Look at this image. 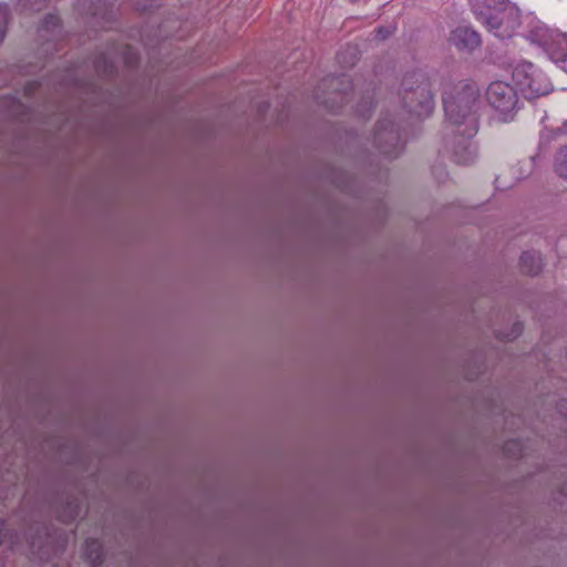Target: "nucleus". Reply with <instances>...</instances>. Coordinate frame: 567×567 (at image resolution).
Instances as JSON below:
<instances>
[{
  "label": "nucleus",
  "instance_id": "1",
  "mask_svg": "<svg viewBox=\"0 0 567 567\" xmlns=\"http://www.w3.org/2000/svg\"><path fill=\"white\" fill-rule=\"evenodd\" d=\"M445 117L452 128H464L467 135L478 131L480 91L474 83H460L452 92L443 93Z\"/></svg>",
  "mask_w": 567,
  "mask_h": 567
},
{
  "label": "nucleus",
  "instance_id": "2",
  "mask_svg": "<svg viewBox=\"0 0 567 567\" xmlns=\"http://www.w3.org/2000/svg\"><path fill=\"white\" fill-rule=\"evenodd\" d=\"M402 107L416 118L427 117L434 109V90L430 78L421 71L404 75L399 92Z\"/></svg>",
  "mask_w": 567,
  "mask_h": 567
},
{
  "label": "nucleus",
  "instance_id": "3",
  "mask_svg": "<svg viewBox=\"0 0 567 567\" xmlns=\"http://www.w3.org/2000/svg\"><path fill=\"white\" fill-rule=\"evenodd\" d=\"M476 19L502 40L512 38L520 24L518 10L512 4L481 10L476 12Z\"/></svg>",
  "mask_w": 567,
  "mask_h": 567
},
{
  "label": "nucleus",
  "instance_id": "4",
  "mask_svg": "<svg viewBox=\"0 0 567 567\" xmlns=\"http://www.w3.org/2000/svg\"><path fill=\"white\" fill-rule=\"evenodd\" d=\"M513 80L528 100L546 95L553 90L545 73L530 62L517 64L513 71Z\"/></svg>",
  "mask_w": 567,
  "mask_h": 567
},
{
  "label": "nucleus",
  "instance_id": "5",
  "mask_svg": "<svg viewBox=\"0 0 567 567\" xmlns=\"http://www.w3.org/2000/svg\"><path fill=\"white\" fill-rule=\"evenodd\" d=\"M532 42L537 43L547 52L549 59L567 73V34L550 30L546 25H537L529 32Z\"/></svg>",
  "mask_w": 567,
  "mask_h": 567
},
{
  "label": "nucleus",
  "instance_id": "6",
  "mask_svg": "<svg viewBox=\"0 0 567 567\" xmlns=\"http://www.w3.org/2000/svg\"><path fill=\"white\" fill-rule=\"evenodd\" d=\"M373 144L389 159L396 158L404 146L400 126L392 118L382 117L375 126Z\"/></svg>",
  "mask_w": 567,
  "mask_h": 567
},
{
  "label": "nucleus",
  "instance_id": "7",
  "mask_svg": "<svg viewBox=\"0 0 567 567\" xmlns=\"http://www.w3.org/2000/svg\"><path fill=\"white\" fill-rule=\"evenodd\" d=\"M486 99L492 107L503 115V121H507L518 105L517 92L506 82H492L486 90Z\"/></svg>",
  "mask_w": 567,
  "mask_h": 567
},
{
  "label": "nucleus",
  "instance_id": "8",
  "mask_svg": "<svg viewBox=\"0 0 567 567\" xmlns=\"http://www.w3.org/2000/svg\"><path fill=\"white\" fill-rule=\"evenodd\" d=\"M453 135L446 142L447 152L453 162L460 165H470L476 158V146L472 142L474 135H467L464 128H451Z\"/></svg>",
  "mask_w": 567,
  "mask_h": 567
},
{
  "label": "nucleus",
  "instance_id": "9",
  "mask_svg": "<svg viewBox=\"0 0 567 567\" xmlns=\"http://www.w3.org/2000/svg\"><path fill=\"white\" fill-rule=\"evenodd\" d=\"M329 85V87H332L336 92L334 99H326L319 93L316 94V99L326 107L331 109L332 111H338L343 104L348 102V93L349 90L352 89L350 79L347 75H339V76H330L323 80L322 84L319 86V90L321 86Z\"/></svg>",
  "mask_w": 567,
  "mask_h": 567
},
{
  "label": "nucleus",
  "instance_id": "10",
  "mask_svg": "<svg viewBox=\"0 0 567 567\" xmlns=\"http://www.w3.org/2000/svg\"><path fill=\"white\" fill-rule=\"evenodd\" d=\"M449 41L460 51L472 52L481 45L480 34L470 27L460 25L451 32Z\"/></svg>",
  "mask_w": 567,
  "mask_h": 567
},
{
  "label": "nucleus",
  "instance_id": "11",
  "mask_svg": "<svg viewBox=\"0 0 567 567\" xmlns=\"http://www.w3.org/2000/svg\"><path fill=\"white\" fill-rule=\"evenodd\" d=\"M93 64L96 73L102 78H112L116 72V65L111 53H99Z\"/></svg>",
  "mask_w": 567,
  "mask_h": 567
},
{
  "label": "nucleus",
  "instance_id": "12",
  "mask_svg": "<svg viewBox=\"0 0 567 567\" xmlns=\"http://www.w3.org/2000/svg\"><path fill=\"white\" fill-rule=\"evenodd\" d=\"M520 269L524 274L535 276L542 270V258L537 251H525L519 260Z\"/></svg>",
  "mask_w": 567,
  "mask_h": 567
},
{
  "label": "nucleus",
  "instance_id": "13",
  "mask_svg": "<svg viewBox=\"0 0 567 567\" xmlns=\"http://www.w3.org/2000/svg\"><path fill=\"white\" fill-rule=\"evenodd\" d=\"M81 514V505L76 498L68 499L65 505L59 511L58 517L61 522L69 524Z\"/></svg>",
  "mask_w": 567,
  "mask_h": 567
},
{
  "label": "nucleus",
  "instance_id": "14",
  "mask_svg": "<svg viewBox=\"0 0 567 567\" xmlns=\"http://www.w3.org/2000/svg\"><path fill=\"white\" fill-rule=\"evenodd\" d=\"M102 554V545L99 540L87 539L85 542V555L93 567H99L103 564Z\"/></svg>",
  "mask_w": 567,
  "mask_h": 567
},
{
  "label": "nucleus",
  "instance_id": "15",
  "mask_svg": "<svg viewBox=\"0 0 567 567\" xmlns=\"http://www.w3.org/2000/svg\"><path fill=\"white\" fill-rule=\"evenodd\" d=\"M20 542L18 532L8 527L6 520L0 518V546L9 545L11 548Z\"/></svg>",
  "mask_w": 567,
  "mask_h": 567
},
{
  "label": "nucleus",
  "instance_id": "16",
  "mask_svg": "<svg viewBox=\"0 0 567 567\" xmlns=\"http://www.w3.org/2000/svg\"><path fill=\"white\" fill-rule=\"evenodd\" d=\"M554 168L559 177L567 179V146H561L556 152Z\"/></svg>",
  "mask_w": 567,
  "mask_h": 567
},
{
  "label": "nucleus",
  "instance_id": "17",
  "mask_svg": "<svg viewBox=\"0 0 567 567\" xmlns=\"http://www.w3.org/2000/svg\"><path fill=\"white\" fill-rule=\"evenodd\" d=\"M503 452L506 456L517 458L524 456L523 443L519 440H508L504 443Z\"/></svg>",
  "mask_w": 567,
  "mask_h": 567
},
{
  "label": "nucleus",
  "instance_id": "18",
  "mask_svg": "<svg viewBox=\"0 0 567 567\" xmlns=\"http://www.w3.org/2000/svg\"><path fill=\"white\" fill-rule=\"evenodd\" d=\"M60 18L55 14L49 13L42 21L41 31L55 34V32L60 31Z\"/></svg>",
  "mask_w": 567,
  "mask_h": 567
},
{
  "label": "nucleus",
  "instance_id": "19",
  "mask_svg": "<svg viewBox=\"0 0 567 567\" xmlns=\"http://www.w3.org/2000/svg\"><path fill=\"white\" fill-rule=\"evenodd\" d=\"M48 4V0H20V8L23 11H41L43 10Z\"/></svg>",
  "mask_w": 567,
  "mask_h": 567
},
{
  "label": "nucleus",
  "instance_id": "20",
  "mask_svg": "<svg viewBox=\"0 0 567 567\" xmlns=\"http://www.w3.org/2000/svg\"><path fill=\"white\" fill-rule=\"evenodd\" d=\"M336 186L344 193H352L351 178L348 174H341L336 178Z\"/></svg>",
  "mask_w": 567,
  "mask_h": 567
},
{
  "label": "nucleus",
  "instance_id": "21",
  "mask_svg": "<svg viewBox=\"0 0 567 567\" xmlns=\"http://www.w3.org/2000/svg\"><path fill=\"white\" fill-rule=\"evenodd\" d=\"M8 21V7L0 3V43L3 41L6 35V25Z\"/></svg>",
  "mask_w": 567,
  "mask_h": 567
},
{
  "label": "nucleus",
  "instance_id": "22",
  "mask_svg": "<svg viewBox=\"0 0 567 567\" xmlns=\"http://www.w3.org/2000/svg\"><path fill=\"white\" fill-rule=\"evenodd\" d=\"M78 79L76 76L74 75L73 72H68L60 81H59V85L61 87H70L72 85H78Z\"/></svg>",
  "mask_w": 567,
  "mask_h": 567
},
{
  "label": "nucleus",
  "instance_id": "23",
  "mask_svg": "<svg viewBox=\"0 0 567 567\" xmlns=\"http://www.w3.org/2000/svg\"><path fill=\"white\" fill-rule=\"evenodd\" d=\"M523 331V326L520 322H516L514 323L513 326V329H512V332L509 334H506V336H503L501 337L502 339L504 340H513L515 338H517Z\"/></svg>",
  "mask_w": 567,
  "mask_h": 567
},
{
  "label": "nucleus",
  "instance_id": "24",
  "mask_svg": "<svg viewBox=\"0 0 567 567\" xmlns=\"http://www.w3.org/2000/svg\"><path fill=\"white\" fill-rule=\"evenodd\" d=\"M99 3L101 2V0H96ZM87 13L93 16V17H97L100 14H103L100 6H97V3H95L94 0H90V4L87 7Z\"/></svg>",
  "mask_w": 567,
  "mask_h": 567
},
{
  "label": "nucleus",
  "instance_id": "25",
  "mask_svg": "<svg viewBox=\"0 0 567 567\" xmlns=\"http://www.w3.org/2000/svg\"><path fill=\"white\" fill-rule=\"evenodd\" d=\"M555 501L559 503L561 507L567 508V485L561 488V491L555 497Z\"/></svg>",
  "mask_w": 567,
  "mask_h": 567
},
{
  "label": "nucleus",
  "instance_id": "26",
  "mask_svg": "<svg viewBox=\"0 0 567 567\" xmlns=\"http://www.w3.org/2000/svg\"><path fill=\"white\" fill-rule=\"evenodd\" d=\"M41 84L38 81L28 82L25 84V95L32 96Z\"/></svg>",
  "mask_w": 567,
  "mask_h": 567
},
{
  "label": "nucleus",
  "instance_id": "27",
  "mask_svg": "<svg viewBox=\"0 0 567 567\" xmlns=\"http://www.w3.org/2000/svg\"><path fill=\"white\" fill-rule=\"evenodd\" d=\"M373 107L372 100L365 101L364 104L360 105L358 112L365 116V113L370 112Z\"/></svg>",
  "mask_w": 567,
  "mask_h": 567
},
{
  "label": "nucleus",
  "instance_id": "28",
  "mask_svg": "<svg viewBox=\"0 0 567 567\" xmlns=\"http://www.w3.org/2000/svg\"><path fill=\"white\" fill-rule=\"evenodd\" d=\"M370 173H371V174H377V178H378L379 181H382V179H383V178H385V176H386V171H383L381 167H378V173H377V171H375V169H372V168H371V172H370Z\"/></svg>",
  "mask_w": 567,
  "mask_h": 567
},
{
  "label": "nucleus",
  "instance_id": "29",
  "mask_svg": "<svg viewBox=\"0 0 567 567\" xmlns=\"http://www.w3.org/2000/svg\"><path fill=\"white\" fill-rule=\"evenodd\" d=\"M495 184H496V188H507V187H511V185H507V184L502 182V176H497L495 178Z\"/></svg>",
  "mask_w": 567,
  "mask_h": 567
},
{
  "label": "nucleus",
  "instance_id": "30",
  "mask_svg": "<svg viewBox=\"0 0 567 567\" xmlns=\"http://www.w3.org/2000/svg\"><path fill=\"white\" fill-rule=\"evenodd\" d=\"M136 56L132 53H130L128 56H126V63L128 64V66H133L136 63Z\"/></svg>",
  "mask_w": 567,
  "mask_h": 567
},
{
  "label": "nucleus",
  "instance_id": "31",
  "mask_svg": "<svg viewBox=\"0 0 567 567\" xmlns=\"http://www.w3.org/2000/svg\"><path fill=\"white\" fill-rule=\"evenodd\" d=\"M559 413H561L567 419V412L563 411V403L559 405Z\"/></svg>",
  "mask_w": 567,
  "mask_h": 567
},
{
  "label": "nucleus",
  "instance_id": "32",
  "mask_svg": "<svg viewBox=\"0 0 567 567\" xmlns=\"http://www.w3.org/2000/svg\"><path fill=\"white\" fill-rule=\"evenodd\" d=\"M354 59H355V53H353L352 60H351V62H350V64H351V65H353V64H354Z\"/></svg>",
  "mask_w": 567,
  "mask_h": 567
}]
</instances>
